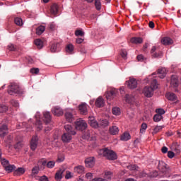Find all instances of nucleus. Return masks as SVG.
Here are the masks:
<instances>
[{
    "label": "nucleus",
    "mask_w": 181,
    "mask_h": 181,
    "mask_svg": "<svg viewBox=\"0 0 181 181\" xmlns=\"http://www.w3.org/2000/svg\"><path fill=\"white\" fill-rule=\"evenodd\" d=\"M88 123L90 124V125L96 129L98 127H99V122H98L96 120L94 119V117H90V119H89V122Z\"/></svg>",
    "instance_id": "f3484780"
},
{
    "label": "nucleus",
    "mask_w": 181,
    "mask_h": 181,
    "mask_svg": "<svg viewBox=\"0 0 181 181\" xmlns=\"http://www.w3.org/2000/svg\"><path fill=\"white\" fill-rule=\"evenodd\" d=\"M128 88L133 90L137 87V81L135 78H130L129 81H126Z\"/></svg>",
    "instance_id": "6e6552de"
},
{
    "label": "nucleus",
    "mask_w": 181,
    "mask_h": 181,
    "mask_svg": "<svg viewBox=\"0 0 181 181\" xmlns=\"http://www.w3.org/2000/svg\"><path fill=\"white\" fill-rule=\"evenodd\" d=\"M59 46H60L59 43H54L51 46V52H59Z\"/></svg>",
    "instance_id": "c85d7f7f"
},
{
    "label": "nucleus",
    "mask_w": 181,
    "mask_h": 181,
    "mask_svg": "<svg viewBox=\"0 0 181 181\" xmlns=\"http://www.w3.org/2000/svg\"><path fill=\"white\" fill-rule=\"evenodd\" d=\"M8 110V107L6 105H0V113L6 112Z\"/></svg>",
    "instance_id": "37998d69"
},
{
    "label": "nucleus",
    "mask_w": 181,
    "mask_h": 181,
    "mask_svg": "<svg viewBox=\"0 0 181 181\" xmlns=\"http://www.w3.org/2000/svg\"><path fill=\"white\" fill-rule=\"evenodd\" d=\"M130 42L134 44H141L143 42V39L141 37H132Z\"/></svg>",
    "instance_id": "c756f323"
},
{
    "label": "nucleus",
    "mask_w": 181,
    "mask_h": 181,
    "mask_svg": "<svg viewBox=\"0 0 181 181\" xmlns=\"http://www.w3.org/2000/svg\"><path fill=\"white\" fill-rule=\"evenodd\" d=\"M34 42L38 49H42L43 47V41L42 40L37 39Z\"/></svg>",
    "instance_id": "473e14b6"
},
{
    "label": "nucleus",
    "mask_w": 181,
    "mask_h": 181,
    "mask_svg": "<svg viewBox=\"0 0 181 181\" xmlns=\"http://www.w3.org/2000/svg\"><path fill=\"white\" fill-rule=\"evenodd\" d=\"M1 165L4 166V168H6V166L9 165V161L8 160H6V158H2L1 160Z\"/></svg>",
    "instance_id": "49530a36"
},
{
    "label": "nucleus",
    "mask_w": 181,
    "mask_h": 181,
    "mask_svg": "<svg viewBox=\"0 0 181 181\" xmlns=\"http://www.w3.org/2000/svg\"><path fill=\"white\" fill-rule=\"evenodd\" d=\"M30 73L37 74L39 73L38 68H33L30 69Z\"/></svg>",
    "instance_id": "4d7b16f0"
},
{
    "label": "nucleus",
    "mask_w": 181,
    "mask_h": 181,
    "mask_svg": "<svg viewBox=\"0 0 181 181\" xmlns=\"http://www.w3.org/2000/svg\"><path fill=\"white\" fill-rule=\"evenodd\" d=\"M161 152L163 153H167L168 152V148L167 146H163L161 148Z\"/></svg>",
    "instance_id": "680f3d73"
},
{
    "label": "nucleus",
    "mask_w": 181,
    "mask_h": 181,
    "mask_svg": "<svg viewBox=\"0 0 181 181\" xmlns=\"http://www.w3.org/2000/svg\"><path fill=\"white\" fill-rule=\"evenodd\" d=\"M126 103L130 105H134L135 98L133 95H126Z\"/></svg>",
    "instance_id": "aec40b11"
},
{
    "label": "nucleus",
    "mask_w": 181,
    "mask_h": 181,
    "mask_svg": "<svg viewBox=\"0 0 181 181\" xmlns=\"http://www.w3.org/2000/svg\"><path fill=\"white\" fill-rule=\"evenodd\" d=\"M32 172L35 175L39 173V167H33Z\"/></svg>",
    "instance_id": "bf43d9fd"
},
{
    "label": "nucleus",
    "mask_w": 181,
    "mask_h": 181,
    "mask_svg": "<svg viewBox=\"0 0 181 181\" xmlns=\"http://www.w3.org/2000/svg\"><path fill=\"white\" fill-rule=\"evenodd\" d=\"M86 177L88 180H91L92 177H93V175H92L90 173H88L86 174Z\"/></svg>",
    "instance_id": "69168bd1"
},
{
    "label": "nucleus",
    "mask_w": 181,
    "mask_h": 181,
    "mask_svg": "<svg viewBox=\"0 0 181 181\" xmlns=\"http://www.w3.org/2000/svg\"><path fill=\"white\" fill-rule=\"evenodd\" d=\"M168 157L170 159L173 158L175 157V153L172 151H168Z\"/></svg>",
    "instance_id": "603ef678"
},
{
    "label": "nucleus",
    "mask_w": 181,
    "mask_h": 181,
    "mask_svg": "<svg viewBox=\"0 0 181 181\" xmlns=\"http://www.w3.org/2000/svg\"><path fill=\"white\" fill-rule=\"evenodd\" d=\"M95 6L98 11H100L101 9V3L100 0H95Z\"/></svg>",
    "instance_id": "a18cd8bd"
},
{
    "label": "nucleus",
    "mask_w": 181,
    "mask_h": 181,
    "mask_svg": "<svg viewBox=\"0 0 181 181\" xmlns=\"http://www.w3.org/2000/svg\"><path fill=\"white\" fill-rule=\"evenodd\" d=\"M99 127H105L108 125V121L106 119H102L98 122Z\"/></svg>",
    "instance_id": "72a5a7b5"
},
{
    "label": "nucleus",
    "mask_w": 181,
    "mask_h": 181,
    "mask_svg": "<svg viewBox=\"0 0 181 181\" xmlns=\"http://www.w3.org/2000/svg\"><path fill=\"white\" fill-rule=\"evenodd\" d=\"M11 105L14 107H19V103L17 100H11Z\"/></svg>",
    "instance_id": "de8ad7c7"
},
{
    "label": "nucleus",
    "mask_w": 181,
    "mask_h": 181,
    "mask_svg": "<svg viewBox=\"0 0 181 181\" xmlns=\"http://www.w3.org/2000/svg\"><path fill=\"white\" fill-rule=\"evenodd\" d=\"M84 167L83 165H77L74 168V173L77 174H83L84 173Z\"/></svg>",
    "instance_id": "5701e85b"
},
{
    "label": "nucleus",
    "mask_w": 181,
    "mask_h": 181,
    "mask_svg": "<svg viewBox=\"0 0 181 181\" xmlns=\"http://www.w3.org/2000/svg\"><path fill=\"white\" fill-rule=\"evenodd\" d=\"M52 112L54 116L57 117H60L62 116L64 114V112L62 110V109L60 107H54V108H52Z\"/></svg>",
    "instance_id": "9d476101"
},
{
    "label": "nucleus",
    "mask_w": 181,
    "mask_h": 181,
    "mask_svg": "<svg viewBox=\"0 0 181 181\" xmlns=\"http://www.w3.org/2000/svg\"><path fill=\"white\" fill-rule=\"evenodd\" d=\"M127 168L129 170H137V167H136V165H135V164H131L130 165H127Z\"/></svg>",
    "instance_id": "3c124183"
},
{
    "label": "nucleus",
    "mask_w": 181,
    "mask_h": 181,
    "mask_svg": "<svg viewBox=\"0 0 181 181\" xmlns=\"http://www.w3.org/2000/svg\"><path fill=\"white\" fill-rule=\"evenodd\" d=\"M14 23L18 26H22L23 25L22 18L18 17L14 18Z\"/></svg>",
    "instance_id": "e433bc0d"
},
{
    "label": "nucleus",
    "mask_w": 181,
    "mask_h": 181,
    "mask_svg": "<svg viewBox=\"0 0 181 181\" xmlns=\"http://www.w3.org/2000/svg\"><path fill=\"white\" fill-rule=\"evenodd\" d=\"M75 35L76 36H83L84 35V33L82 32L81 30H77L76 32H75Z\"/></svg>",
    "instance_id": "6e6d98bb"
},
{
    "label": "nucleus",
    "mask_w": 181,
    "mask_h": 181,
    "mask_svg": "<svg viewBox=\"0 0 181 181\" xmlns=\"http://www.w3.org/2000/svg\"><path fill=\"white\" fill-rule=\"evenodd\" d=\"M163 119V116L161 115L156 114L153 116V121L155 122H159Z\"/></svg>",
    "instance_id": "ea45409f"
},
{
    "label": "nucleus",
    "mask_w": 181,
    "mask_h": 181,
    "mask_svg": "<svg viewBox=\"0 0 181 181\" xmlns=\"http://www.w3.org/2000/svg\"><path fill=\"white\" fill-rule=\"evenodd\" d=\"M95 105L98 108L104 107L105 100H103V97L101 96L98 97L95 101Z\"/></svg>",
    "instance_id": "ddd939ff"
},
{
    "label": "nucleus",
    "mask_w": 181,
    "mask_h": 181,
    "mask_svg": "<svg viewBox=\"0 0 181 181\" xmlns=\"http://www.w3.org/2000/svg\"><path fill=\"white\" fill-rule=\"evenodd\" d=\"M110 133L112 135H117L119 133V128L117 126H112L110 129Z\"/></svg>",
    "instance_id": "cd10ccee"
},
{
    "label": "nucleus",
    "mask_w": 181,
    "mask_h": 181,
    "mask_svg": "<svg viewBox=\"0 0 181 181\" xmlns=\"http://www.w3.org/2000/svg\"><path fill=\"white\" fill-rule=\"evenodd\" d=\"M8 49L10 51H15L16 49V47L13 44H10L8 45Z\"/></svg>",
    "instance_id": "5fc2aeb1"
},
{
    "label": "nucleus",
    "mask_w": 181,
    "mask_h": 181,
    "mask_svg": "<svg viewBox=\"0 0 181 181\" xmlns=\"http://www.w3.org/2000/svg\"><path fill=\"white\" fill-rule=\"evenodd\" d=\"M45 30H46V28L43 25H41L36 29V34L38 35H42V33L45 32Z\"/></svg>",
    "instance_id": "f704fd0d"
},
{
    "label": "nucleus",
    "mask_w": 181,
    "mask_h": 181,
    "mask_svg": "<svg viewBox=\"0 0 181 181\" xmlns=\"http://www.w3.org/2000/svg\"><path fill=\"white\" fill-rule=\"evenodd\" d=\"M115 94H116V90L115 89H112L110 91L106 93L105 94L106 98L107 100H111L112 99V97L115 95Z\"/></svg>",
    "instance_id": "b1692460"
},
{
    "label": "nucleus",
    "mask_w": 181,
    "mask_h": 181,
    "mask_svg": "<svg viewBox=\"0 0 181 181\" xmlns=\"http://www.w3.org/2000/svg\"><path fill=\"white\" fill-rule=\"evenodd\" d=\"M170 86L172 87H178V86H179L178 79H177V76L176 75H173L171 76Z\"/></svg>",
    "instance_id": "2eb2a0df"
},
{
    "label": "nucleus",
    "mask_w": 181,
    "mask_h": 181,
    "mask_svg": "<svg viewBox=\"0 0 181 181\" xmlns=\"http://www.w3.org/2000/svg\"><path fill=\"white\" fill-rule=\"evenodd\" d=\"M73 176L71 175V173L69 171H66V175L65 176V178L66 180L71 179Z\"/></svg>",
    "instance_id": "e2e57ef3"
},
{
    "label": "nucleus",
    "mask_w": 181,
    "mask_h": 181,
    "mask_svg": "<svg viewBox=\"0 0 181 181\" xmlns=\"http://www.w3.org/2000/svg\"><path fill=\"white\" fill-rule=\"evenodd\" d=\"M76 129L79 131H83L87 128V123L82 119H78L76 122Z\"/></svg>",
    "instance_id": "423d86ee"
},
{
    "label": "nucleus",
    "mask_w": 181,
    "mask_h": 181,
    "mask_svg": "<svg viewBox=\"0 0 181 181\" xmlns=\"http://www.w3.org/2000/svg\"><path fill=\"white\" fill-rule=\"evenodd\" d=\"M64 129L66 132L62 134V140L64 143H69L72 139V136H74L76 134L75 128L71 124H66Z\"/></svg>",
    "instance_id": "f257e3e1"
},
{
    "label": "nucleus",
    "mask_w": 181,
    "mask_h": 181,
    "mask_svg": "<svg viewBox=\"0 0 181 181\" xmlns=\"http://www.w3.org/2000/svg\"><path fill=\"white\" fill-rule=\"evenodd\" d=\"M129 139H131V135L128 132L123 133L122 136H120V140H122L123 141H127Z\"/></svg>",
    "instance_id": "393cba45"
},
{
    "label": "nucleus",
    "mask_w": 181,
    "mask_h": 181,
    "mask_svg": "<svg viewBox=\"0 0 181 181\" xmlns=\"http://www.w3.org/2000/svg\"><path fill=\"white\" fill-rule=\"evenodd\" d=\"M5 170L8 173H12L13 170H16V167L14 165L8 164V165H5Z\"/></svg>",
    "instance_id": "a878e982"
},
{
    "label": "nucleus",
    "mask_w": 181,
    "mask_h": 181,
    "mask_svg": "<svg viewBox=\"0 0 181 181\" xmlns=\"http://www.w3.org/2000/svg\"><path fill=\"white\" fill-rule=\"evenodd\" d=\"M148 128V125L146 123H142L141 124V128L139 130L140 134H143L146 132V129Z\"/></svg>",
    "instance_id": "c9c22d12"
},
{
    "label": "nucleus",
    "mask_w": 181,
    "mask_h": 181,
    "mask_svg": "<svg viewBox=\"0 0 181 181\" xmlns=\"http://www.w3.org/2000/svg\"><path fill=\"white\" fill-rule=\"evenodd\" d=\"M156 112L157 113V115H163L165 113V111L162 108H159L156 109Z\"/></svg>",
    "instance_id": "8fccbe9b"
},
{
    "label": "nucleus",
    "mask_w": 181,
    "mask_h": 181,
    "mask_svg": "<svg viewBox=\"0 0 181 181\" xmlns=\"http://www.w3.org/2000/svg\"><path fill=\"white\" fill-rule=\"evenodd\" d=\"M58 8H59V7H58L57 4H55V3L54 4H52L50 8L51 13L54 16H56L58 13Z\"/></svg>",
    "instance_id": "4be33fe9"
},
{
    "label": "nucleus",
    "mask_w": 181,
    "mask_h": 181,
    "mask_svg": "<svg viewBox=\"0 0 181 181\" xmlns=\"http://www.w3.org/2000/svg\"><path fill=\"white\" fill-rule=\"evenodd\" d=\"M25 170L24 168H17V170H16L14 172H13V175L14 176H17V175H22L25 173Z\"/></svg>",
    "instance_id": "bb28decb"
},
{
    "label": "nucleus",
    "mask_w": 181,
    "mask_h": 181,
    "mask_svg": "<svg viewBox=\"0 0 181 181\" xmlns=\"http://www.w3.org/2000/svg\"><path fill=\"white\" fill-rule=\"evenodd\" d=\"M55 163L54 161H48L47 163V168L52 169L54 167Z\"/></svg>",
    "instance_id": "09e8293b"
},
{
    "label": "nucleus",
    "mask_w": 181,
    "mask_h": 181,
    "mask_svg": "<svg viewBox=\"0 0 181 181\" xmlns=\"http://www.w3.org/2000/svg\"><path fill=\"white\" fill-rule=\"evenodd\" d=\"M8 133V126L5 124H2L0 127V137L4 138L5 135H7Z\"/></svg>",
    "instance_id": "1a4fd4ad"
},
{
    "label": "nucleus",
    "mask_w": 181,
    "mask_h": 181,
    "mask_svg": "<svg viewBox=\"0 0 181 181\" xmlns=\"http://www.w3.org/2000/svg\"><path fill=\"white\" fill-rule=\"evenodd\" d=\"M8 93L10 95H21L23 94V90L18 83H11L8 86Z\"/></svg>",
    "instance_id": "7ed1b4c3"
},
{
    "label": "nucleus",
    "mask_w": 181,
    "mask_h": 181,
    "mask_svg": "<svg viewBox=\"0 0 181 181\" xmlns=\"http://www.w3.org/2000/svg\"><path fill=\"white\" fill-rule=\"evenodd\" d=\"M74 51V46L71 44L68 45L66 47V52L69 54H72Z\"/></svg>",
    "instance_id": "a19ab883"
},
{
    "label": "nucleus",
    "mask_w": 181,
    "mask_h": 181,
    "mask_svg": "<svg viewBox=\"0 0 181 181\" xmlns=\"http://www.w3.org/2000/svg\"><path fill=\"white\" fill-rule=\"evenodd\" d=\"M165 97L170 101L174 102V101H176V100H177V96L173 93H166Z\"/></svg>",
    "instance_id": "a211bd4d"
},
{
    "label": "nucleus",
    "mask_w": 181,
    "mask_h": 181,
    "mask_svg": "<svg viewBox=\"0 0 181 181\" xmlns=\"http://www.w3.org/2000/svg\"><path fill=\"white\" fill-rule=\"evenodd\" d=\"M79 111L81 115H86L88 114V105L86 103H82L79 105Z\"/></svg>",
    "instance_id": "f8f14e48"
},
{
    "label": "nucleus",
    "mask_w": 181,
    "mask_h": 181,
    "mask_svg": "<svg viewBox=\"0 0 181 181\" xmlns=\"http://www.w3.org/2000/svg\"><path fill=\"white\" fill-rule=\"evenodd\" d=\"M40 118V115L39 113H37L35 115V119H36V122H35V126L37 127V129L38 131L42 130L43 128V126L42 125V121H40L39 119Z\"/></svg>",
    "instance_id": "4468645a"
},
{
    "label": "nucleus",
    "mask_w": 181,
    "mask_h": 181,
    "mask_svg": "<svg viewBox=\"0 0 181 181\" xmlns=\"http://www.w3.org/2000/svg\"><path fill=\"white\" fill-rule=\"evenodd\" d=\"M161 43L163 45H170L173 43V40L170 37H163L161 40Z\"/></svg>",
    "instance_id": "6ab92c4d"
},
{
    "label": "nucleus",
    "mask_w": 181,
    "mask_h": 181,
    "mask_svg": "<svg viewBox=\"0 0 181 181\" xmlns=\"http://www.w3.org/2000/svg\"><path fill=\"white\" fill-rule=\"evenodd\" d=\"M158 169L164 175L170 173V168L164 161H158Z\"/></svg>",
    "instance_id": "39448f33"
},
{
    "label": "nucleus",
    "mask_w": 181,
    "mask_h": 181,
    "mask_svg": "<svg viewBox=\"0 0 181 181\" xmlns=\"http://www.w3.org/2000/svg\"><path fill=\"white\" fill-rule=\"evenodd\" d=\"M93 181H106V180H104L103 178H95L93 179Z\"/></svg>",
    "instance_id": "774afa93"
},
{
    "label": "nucleus",
    "mask_w": 181,
    "mask_h": 181,
    "mask_svg": "<svg viewBox=\"0 0 181 181\" xmlns=\"http://www.w3.org/2000/svg\"><path fill=\"white\" fill-rule=\"evenodd\" d=\"M64 172V170H59L55 174V180H60L62 178V174Z\"/></svg>",
    "instance_id": "2f4dec72"
},
{
    "label": "nucleus",
    "mask_w": 181,
    "mask_h": 181,
    "mask_svg": "<svg viewBox=\"0 0 181 181\" xmlns=\"http://www.w3.org/2000/svg\"><path fill=\"white\" fill-rule=\"evenodd\" d=\"M163 129V126H156L153 131V134H156Z\"/></svg>",
    "instance_id": "c03bdc74"
},
{
    "label": "nucleus",
    "mask_w": 181,
    "mask_h": 181,
    "mask_svg": "<svg viewBox=\"0 0 181 181\" xmlns=\"http://www.w3.org/2000/svg\"><path fill=\"white\" fill-rule=\"evenodd\" d=\"M44 115V122L46 124L50 123L51 121V116H50V112H45L43 113Z\"/></svg>",
    "instance_id": "412c9836"
},
{
    "label": "nucleus",
    "mask_w": 181,
    "mask_h": 181,
    "mask_svg": "<svg viewBox=\"0 0 181 181\" xmlns=\"http://www.w3.org/2000/svg\"><path fill=\"white\" fill-rule=\"evenodd\" d=\"M39 144V138L37 136H33L30 141V148L32 151L36 150Z\"/></svg>",
    "instance_id": "0eeeda50"
},
{
    "label": "nucleus",
    "mask_w": 181,
    "mask_h": 181,
    "mask_svg": "<svg viewBox=\"0 0 181 181\" xmlns=\"http://www.w3.org/2000/svg\"><path fill=\"white\" fill-rule=\"evenodd\" d=\"M38 165H40V169L41 170H45V166H47V161L46 160H40V161H39Z\"/></svg>",
    "instance_id": "4c0bfd02"
},
{
    "label": "nucleus",
    "mask_w": 181,
    "mask_h": 181,
    "mask_svg": "<svg viewBox=\"0 0 181 181\" xmlns=\"http://www.w3.org/2000/svg\"><path fill=\"white\" fill-rule=\"evenodd\" d=\"M148 27L151 29H153L155 28V24L153 21H150L148 23Z\"/></svg>",
    "instance_id": "0e129e2a"
},
{
    "label": "nucleus",
    "mask_w": 181,
    "mask_h": 181,
    "mask_svg": "<svg viewBox=\"0 0 181 181\" xmlns=\"http://www.w3.org/2000/svg\"><path fill=\"white\" fill-rule=\"evenodd\" d=\"M136 58H137V60L139 61V62L144 61V56L141 55V54L138 55Z\"/></svg>",
    "instance_id": "338daca9"
},
{
    "label": "nucleus",
    "mask_w": 181,
    "mask_h": 181,
    "mask_svg": "<svg viewBox=\"0 0 181 181\" xmlns=\"http://www.w3.org/2000/svg\"><path fill=\"white\" fill-rule=\"evenodd\" d=\"M39 181H49V178H47V177H46V175L41 176L39 178Z\"/></svg>",
    "instance_id": "052dcab7"
},
{
    "label": "nucleus",
    "mask_w": 181,
    "mask_h": 181,
    "mask_svg": "<svg viewBox=\"0 0 181 181\" xmlns=\"http://www.w3.org/2000/svg\"><path fill=\"white\" fill-rule=\"evenodd\" d=\"M158 84L156 79H153L151 83V86L144 88L143 93L146 98H151L153 95L154 90H157Z\"/></svg>",
    "instance_id": "f03ea898"
},
{
    "label": "nucleus",
    "mask_w": 181,
    "mask_h": 181,
    "mask_svg": "<svg viewBox=\"0 0 181 181\" xmlns=\"http://www.w3.org/2000/svg\"><path fill=\"white\" fill-rule=\"evenodd\" d=\"M112 176H113L112 173H111L110 171H106L105 173V178L106 180H110L112 179Z\"/></svg>",
    "instance_id": "79ce46f5"
},
{
    "label": "nucleus",
    "mask_w": 181,
    "mask_h": 181,
    "mask_svg": "<svg viewBox=\"0 0 181 181\" xmlns=\"http://www.w3.org/2000/svg\"><path fill=\"white\" fill-rule=\"evenodd\" d=\"M85 164L87 168H93L95 165V158L94 157H89L85 160Z\"/></svg>",
    "instance_id": "9b49d317"
},
{
    "label": "nucleus",
    "mask_w": 181,
    "mask_h": 181,
    "mask_svg": "<svg viewBox=\"0 0 181 181\" xmlns=\"http://www.w3.org/2000/svg\"><path fill=\"white\" fill-rule=\"evenodd\" d=\"M158 74H159L160 78H165L167 74V69L165 68L158 69Z\"/></svg>",
    "instance_id": "dca6fc26"
},
{
    "label": "nucleus",
    "mask_w": 181,
    "mask_h": 181,
    "mask_svg": "<svg viewBox=\"0 0 181 181\" xmlns=\"http://www.w3.org/2000/svg\"><path fill=\"white\" fill-rule=\"evenodd\" d=\"M65 118L69 123H71L74 120L73 115L71 112L65 113Z\"/></svg>",
    "instance_id": "7c9ffc66"
},
{
    "label": "nucleus",
    "mask_w": 181,
    "mask_h": 181,
    "mask_svg": "<svg viewBox=\"0 0 181 181\" xmlns=\"http://www.w3.org/2000/svg\"><path fill=\"white\" fill-rule=\"evenodd\" d=\"M120 54H122V57H123V59H127V52L125 49H122Z\"/></svg>",
    "instance_id": "864d4df0"
},
{
    "label": "nucleus",
    "mask_w": 181,
    "mask_h": 181,
    "mask_svg": "<svg viewBox=\"0 0 181 181\" xmlns=\"http://www.w3.org/2000/svg\"><path fill=\"white\" fill-rule=\"evenodd\" d=\"M48 28L49 30L53 31L55 29V25L53 23H49Z\"/></svg>",
    "instance_id": "13d9d810"
},
{
    "label": "nucleus",
    "mask_w": 181,
    "mask_h": 181,
    "mask_svg": "<svg viewBox=\"0 0 181 181\" xmlns=\"http://www.w3.org/2000/svg\"><path fill=\"white\" fill-rule=\"evenodd\" d=\"M100 153H103V156L110 160H115L117 159L116 153L107 148H104L100 150Z\"/></svg>",
    "instance_id": "20e7f679"
},
{
    "label": "nucleus",
    "mask_w": 181,
    "mask_h": 181,
    "mask_svg": "<svg viewBox=\"0 0 181 181\" xmlns=\"http://www.w3.org/2000/svg\"><path fill=\"white\" fill-rule=\"evenodd\" d=\"M121 113V110L118 107H115L112 109V114L116 116H119Z\"/></svg>",
    "instance_id": "58836bf2"
}]
</instances>
